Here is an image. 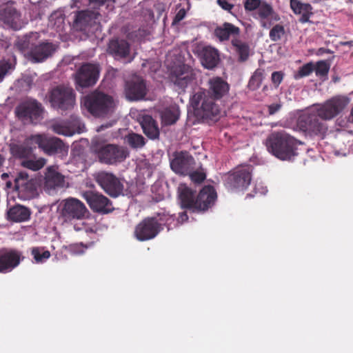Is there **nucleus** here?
Instances as JSON below:
<instances>
[{"mask_svg": "<svg viewBox=\"0 0 353 353\" xmlns=\"http://www.w3.org/2000/svg\"><path fill=\"white\" fill-rule=\"evenodd\" d=\"M290 6L295 14L301 15L299 22L305 23L310 21L313 14L312 7L310 3H302L300 0H290Z\"/></svg>", "mask_w": 353, "mask_h": 353, "instance_id": "c756f323", "label": "nucleus"}, {"mask_svg": "<svg viewBox=\"0 0 353 353\" xmlns=\"http://www.w3.org/2000/svg\"><path fill=\"white\" fill-rule=\"evenodd\" d=\"M94 152L99 162L106 165L123 162L129 154L125 148L110 143L96 146Z\"/></svg>", "mask_w": 353, "mask_h": 353, "instance_id": "423d86ee", "label": "nucleus"}, {"mask_svg": "<svg viewBox=\"0 0 353 353\" xmlns=\"http://www.w3.org/2000/svg\"><path fill=\"white\" fill-rule=\"evenodd\" d=\"M169 219H171V216H170L169 218L166 219V221H168Z\"/></svg>", "mask_w": 353, "mask_h": 353, "instance_id": "e2e57ef3", "label": "nucleus"}, {"mask_svg": "<svg viewBox=\"0 0 353 353\" xmlns=\"http://www.w3.org/2000/svg\"><path fill=\"white\" fill-rule=\"evenodd\" d=\"M89 211L85 204L75 198H68L61 203L60 217L64 222L83 220L88 216Z\"/></svg>", "mask_w": 353, "mask_h": 353, "instance_id": "6e6552de", "label": "nucleus"}, {"mask_svg": "<svg viewBox=\"0 0 353 353\" xmlns=\"http://www.w3.org/2000/svg\"><path fill=\"white\" fill-rule=\"evenodd\" d=\"M324 121L314 110H312L299 118L298 125L301 130L310 135L323 138L327 131V126Z\"/></svg>", "mask_w": 353, "mask_h": 353, "instance_id": "f8f14e48", "label": "nucleus"}, {"mask_svg": "<svg viewBox=\"0 0 353 353\" xmlns=\"http://www.w3.org/2000/svg\"><path fill=\"white\" fill-rule=\"evenodd\" d=\"M252 171L251 165L236 168L227 176L225 185L231 190L246 189L252 181Z\"/></svg>", "mask_w": 353, "mask_h": 353, "instance_id": "4468645a", "label": "nucleus"}, {"mask_svg": "<svg viewBox=\"0 0 353 353\" xmlns=\"http://www.w3.org/2000/svg\"><path fill=\"white\" fill-rule=\"evenodd\" d=\"M198 56L203 66L207 69H213L219 61V54L216 49L205 46L197 50Z\"/></svg>", "mask_w": 353, "mask_h": 353, "instance_id": "393cba45", "label": "nucleus"}, {"mask_svg": "<svg viewBox=\"0 0 353 353\" xmlns=\"http://www.w3.org/2000/svg\"><path fill=\"white\" fill-rule=\"evenodd\" d=\"M84 106L96 117H104L114 111V102L112 97L94 91L85 97Z\"/></svg>", "mask_w": 353, "mask_h": 353, "instance_id": "39448f33", "label": "nucleus"}, {"mask_svg": "<svg viewBox=\"0 0 353 353\" xmlns=\"http://www.w3.org/2000/svg\"><path fill=\"white\" fill-rule=\"evenodd\" d=\"M54 45L50 42H42L32 48L30 56L35 62H41L52 56L55 52Z\"/></svg>", "mask_w": 353, "mask_h": 353, "instance_id": "a878e982", "label": "nucleus"}, {"mask_svg": "<svg viewBox=\"0 0 353 353\" xmlns=\"http://www.w3.org/2000/svg\"><path fill=\"white\" fill-rule=\"evenodd\" d=\"M32 135L27 137L22 144H14L10 150L14 157L19 159H28L32 154L33 150L36 148L37 143L30 141Z\"/></svg>", "mask_w": 353, "mask_h": 353, "instance_id": "cd10ccee", "label": "nucleus"}, {"mask_svg": "<svg viewBox=\"0 0 353 353\" xmlns=\"http://www.w3.org/2000/svg\"><path fill=\"white\" fill-rule=\"evenodd\" d=\"M23 259L24 256L18 250L0 249V273H8L12 271Z\"/></svg>", "mask_w": 353, "mask_h": 353, "instance_id": "a211bd4d", "label": "nucleus"}, {"mask_svg": "<svg viewBox=\"0 0 353 353\" xmlns=\"http://www.w3.org/2000/svg\"><path fill=\"white\" fill-rule=\"evenodd\" d=\"M125 142L132 148H141L145 145V139L139 134L130 132L125 137Z\"/></svg>", "mask_w": 353, "mask_h": 353, "instance_id": "c9c22d12", "label": "nucleus"}, {"mask_svg": "<svg viewBox=\"0 0 353 353\" xmlns=\"http://www.w3.org/2000/svg\"><path fill=\"white\" fill-rule=\"evenodd\" d=\"M261 0H245L244 1V8L246 11H254L259 8Z\"/></svg>", "mask_w": 353, "mask_h": 353, "instance_id": "09e8293b", "label": "nucleus"}, {"mask_svg": "<svg viewBox=\"0 0 353 353\" xmlns=\"http://www.w3.org/2000/svg\"><path fill=\"white\" fill-rule=\"evenodd\" d=\"M12 182H11V181H6V186H7L8 188H11V187H12Z\"/></svg>", "mask_w": 353, "mask_h": 353, "instance_id": "13d9d810", "label": "nucleus"}, {"mask_svg": "<svg viewBox=\"0 0 353 353\" xmlns=\"http://www.w3.org/2000/svg\"><path fill=\"white\" fill-rule=\"evenodd\" d=\"M325 52L326 53H330L331 52V50H329V49H325Z\"/></svg>", "mask_w": 353, "mask_h": 353, "instance_id": "052dcab7", "label": "nucleus"}, {"mask_svg": "<svg viewBox=\"0 0 353 353\" xmlns=\"http://www.w3.org/2000/svg\"><path fill=\"white\" fill-rule=\"evenodd\" d=\"M140 124L143 133L150 139H156L159 137V129L157 121L150 115L141 117Z\"/></svg>", "mask_w": 353, "mask_h": 353, "instance_id": "2f4dec72", "label": "nucleus"}, {"mask_svg": "<svg viewBox=\"0 0 353 353\" xmlns=\"http://www.w3.org/2000/svg\"><path fill=\"white\" fill-rule=\"evenodd\" d=\"M232 45L239 55V60L241 62L247 61L250 56V47L248 44L242 41L239 38H234L232 39Z\"/></svg>", "mask_w": 353, "mask_h": 353, "instance_id": "f704fd0d", "label": "nucleus"}, {"mask_svg": "<svg viewBox=\"0 0 353 353\" xmlns=\"http://www.w3.org/2000/svg\"><path fill=\"white\" fill-rule=\"evenodd\" d=\"M83 198L94 212L105 214L114 210L111 201L101 194L88 191L83 194Z\"/></svg>", "mask_w": 353, "mask_h": 353, "instance_id": "6ab92c4d", "label": "nucleus"}, {"mask_svg": "<svg viewBox=\"0 0 353 353\" xmlns=\"http://www.w3.org/2000/svg\"><path fill=\"white\" fill-rule=\"evenodd\" d=\"M179 199L182 209L192 212H203L212 208L217 198L216 192L212 185H205L195 195V191L186 184L181 183L178 188Z\"/></svg>", "mask_w": 353, "mask_h": 353, "instance_id": "f257e3e1", "label": "nucleus"}, {"mask_svg": "<svg viewBox=\"0 0 353 353\" xmlns=\"http://www.w3.org/2000/svg\"><path fill=\"white\" fill-rule=\"evenodd\" d=\"M32 140L37 143V146L48 155H53L61 153L65 148L63 141L55 137H48L44 134H38L32 135Z\"/></svg>", "mask_w": 353, "mask_h": 353, "instance_id": "f3484780", "label": "nucleus"}, {"mask_svg": "<svg viewBox=\"0 0 353 353\" xmlns=\"http://www.w3.org/2000/svg\"><path fill=\"white\" fill-rule=\"evenodd\" d=\"M99 13L92 10H81L76 13L73 21L74 28L79 31L89 30V28L99 24Z\"/></svg>", "mask_w": 353, "mask_h": 353, "instance_id": "412c9836", "label": "nucleus"}, {"mask_svg": "<svg viewBox=\"0 0 353 353\" xmlns=\"http://www.w3.org/2000/svg\"><path fill=\"white\" fill-rule=\"evenodd\" d=\"M31 254L37 263H43L48 260L51 254L48 250L42 247H34L31 250Z\"/></svg>", "mask_w": 353, "mask_h": 353, "instance_id": "58836bf2", "label": "nucleus"}, {"mask_svg": "<svg viewBox=\"0 0 353 353\" xmlns=\"http://www.w3.org/2000/svg\"><path fill=\"white\" fill-rule=\"evenodd\" d=\"M130 44L128 41L121 39H111L108 45L107 52L115 60H124L130 63L134 57L130 56Z\"/></svg>", "mask_w": 353, "mask_h": 353, "instance_id": "aec40b11", "label": "nucleus"}, {"mask_svg": "<svg viewBox=\"0 0 353 353\" xmlns=\"http://www.w3.org/2000/svg\"><path fill=\"white\" fill-rule=\"evenodd\" d=\"M14 65L15 59H14V63L7 61H0V82L3 79L8 72L14 68Z\"/></svg>", "mask_w": 353, "mask_h": 353, "instance_id": "a18cd8bd", "label": "nucleus"}, {"mask_svg": "<svg viewBox=\"0 0 353 353\" xmlns=\"http://www.w3.org/2000/svg\"><path fill=\"white\" fill-rule=\"evenodd\" d=\"M46 163L44 158H39L38 159H26L22 161L21 165L26 168L33 171H37L42 168Z\"/></svg>", "mask_w": 353, "mask_h": 353, "instance_id": "ea45409f", "label": "nucleus"}, {"mask_svg": "<svg viewBox=\"0 0 353 353\" xmlns=\"http://www.w3.org/2000/svg\"><path fill=\"white\" fill-rule=\"evenodd\" d=\"M267 150L276 158L285 161L296 155V141L283 132L270 134L265 140Z\"/></svg>", "mask_w": 353, "mask_h": 353, "instance_id": "f03ea898", "label": "nucleus"}, {"mask_svg": "<svg viewBox=\"0 0 353 353\" xmlns=\"http://www.w3.org/2000/svg\"><path fill=\"white\" fill-rule=\"evenodd\" d=\"M350 100L347 97L336 96L327 100L313 109L321 120H331L336 117L347 105Z\"/></svg>", "mask_w": 353, "mask_h": 353, "instance_id": "9b49d317", "label": "nucleus"}, {"mask_svg": "<svg viewBox=\"0 0 353 353\" xmlns=\"http://www.w3.org/2000/svg\"><path fill=\"white\" fill-rule=\"evenodd\" d=\"M186 1L187 7L180 8L176 15L174 16L173 21L172 22V26H174L179 23L181 21H182L186 16L187 12L190 8V0H185Z\"/></svg>", "mask_w": 353, "mask_h": 353, "instance_id": "37998d69", "label": "nucleus"}, {"mask_svg": "<svg viewBox=\"0 0 353 353\" xmlns=\"http://www.w3.org/2000/svg\"><path fill=\"white\" fill-rule=\"evenodd\" d=\"M94 178L97 184L111 197L116 198L123 194V185L114 174L101 171L96 173Z\"/></svg>", "mask_w": 353, "mask_h": 353, "instance_id": "ddd939ff", "label": "nucleus"}, {"mask_svg": "<svg viewBox=\"0 0 353 353\" xmlns=\"http://www.w3.org/2000/svg\"><path fill=\"white\" fill-rule=\"evenodd\" d=\"M162 218L155 216L144 218L136 226L134 236L139 241H148L154 239L163 230Z\"/></svg>", "mask_w": 353, "mask_h": 353, "instance_id": "0eeeda50", "label": "nucleus"}, {"mask_svg": "<svg viewBox=\"0 0 353 353\" xmlns=\"http://www.w3.org/2000/svg\"><path fill=\"white\" fill-rule=\"evenodd\" d=\"M281 108V105L279 103H272L268 106V112L270 114H274L278 112Z\"/></svg>", "mask_w": 353, "mask_h": 353, "instance_id": "603ef678", "label": "nucleus"}, {"mask_svg": "<svg viewBox=\"0 0 353 353\" xmlns=\"http://www.w3.org/2000/svg\"><path fill=\"white\" fill-rule=\"evenodd\" d=\"M258 14L262 19L270 18L273 21H279L281 19L280 16L274 12L272 6L265 1H261L258 8Z\"/></svg>", "mask_w": 353, "mask_h": 353, "instance_id": "72a5a7b5", "label": "nucleus"}, {"mask_svg": "<svg viewBox=\"0 0 353 353\" xmlns=\"http://www.w3.org/2000/svg\"><path fill=\"white\" fill-rule=\"evenodd\" d=\"M43 106L36 99H30L19 104L15 108L17 117L24 123L37 124L41 119Z\"/></svg>", "mask_w": 353, "mask_h": 353, "instance_id": "9d476101", "label": "nucleus"}, {"mask_svg": "<svg viewBox=\"0 0 353 353\" xmlns=\"http://www.w3.org/2000/svg\"><path fill=\"white\" fill-rule=\"evenodd\" d=\"M314 70V65L312 63H307L299 68L296 72L294 73V77L295 79H299L305 77L309 76Z\"/></svg>", "mask_w": 353, "mask_h": 353, "instance_id": "a19ab883", "label": "nucleus"}, {"mask_svg": "<svg viewBox=\"0 0 353 353\" xmlns=\"http://www.w3.org/2000/svg\"><path fill=\"white\" fill-rule=\"evenodd\" d=\"M217 99L205 93V91L196 92L191 99V103L196 117L203 120H217L220 114Z\"/></svg>", "mask_w": 353, "mask_h": 353, "instance_id": "20e7f679", "label": "nucleus"}, {"mask_svg": "<svg viewBox=\"0 0 353 353\" xmlns=\"http://www.w3.org/2000/svg\"><path fill=\"white\" fill-rule=\"evenodd\" d=\"M179 108L176 105H170L165 108L161 114L162 123L165 125L175 123L179 119Z\"/></svg>", "mask_w": 353, "mask_h": 353, "instance_id": "473e14b6", "label": "nucleus"}, {"mask_svg": "<svg viewBox=\"0 0 353 353\" xmlns=\"http://www.w3.org/2000/svg\"><path fill=\"white\" fill-rule=\"evenodd\" d=\"M8 177L9 174L8 173H3L1 174V179L4 181H6Z\"/></svg>", "mask_w": 353, "mask_h": 353, "instance_id": "6e6d98bb", "label": "nucleus"}, {"mask_svg": "<svg viewBox=\"0 0 353 353\" xmlns=\"http://www.w3.org/2000/svg\"><path fill=\"white\" fill-rule=\"evenodd\" d=\"M3 161H4V159H3V157L0 154V168L2 166Z\"/></svg>", "mask_w": 353, "mask_h": 353, "instance_id": "4d7b16f0", "label": "nucleus"}, {"mask_svg": "<svg viewBox=\"0 0 353 353\" xmlns=\"http://www.w3.org/2000/svg\"><path fill=\"white\" fill-rule=\"evenodd\" d=\"M284 78V73L282 71L273 72L271 75V81L274 86L277 88Z\"/></svg>", "mask_w": 353, "mask_h": 353, "instance_id": "de8ad7c7", "label": "nucleus"}, {"mask_svg": "<svg viewBox=\"0 0 353 353\" xmlns=\"http://www.w3.org/2000/svg\"><path fill=\"white\" fill-rule=\"evenodd\" d=\"M285 33L284 26L281 24H276L270 30L269 37L272 41L276 42L281 40Z\"/></svg>", "mask_w": 353, "mask_h": 353, "instance_id": "79ce46f5", "label": "nucleus"}, {"mask_svg": "<svg viewBox=\"0 0 353 353\" xmlns=\"http://www.w3.org/2000/svg\"><path fill=\"white\" fill-rule=\"evenodd\" d=\"M28 174L26 172H21L18 174V175L14 178V187L17 189L20 188V186H23L25 182L28 180Z\"/></svg>", "mask_w": 353, "mask_h": 353, "instance_id": "8fccbe9b", "label": "nucleus"}, {"mask_svg": "<svg viewBox=\"0 0 353 353\" xmlns=\"http://www.w3.org/2000/svg\"><path fill=\"white\" fill-rule=\"evenodd\" d=\"M188 219V216L186 212H182L179 214L177 221L180 223H183Z\"/></svg>", "mask_w": 353, "mask_h": 353, "instance_id": "864d4df0", "label": "nucleus"}, {"mask_svg": "<svg viewBox=\"0 0 353 353\" xmlns=\"http://www.w3.org/2000/svg\"><path fill=\"white\" fill-rule=\"evenodd\" d=\"M263 90H267V86H264Z\"/></svg>", "mask_w": 353, "mask_h": 353, "instance_id": "680f3d73", "label": "nucleus"}, {"mask_svg": "<svg viewBox=\"0 0 353 353\" xmlns=\"http://www.w3.org/2000/svg\"><path fill=\"white\" fill-rule=\"evenodd\" d=\"M208 89L203 91H205V93L217 100H220L226 96L230 90V85L228 82L219 77L210 78L208 80Z\"/></svg>", "mask_w": 353, "mask_h": 353, "instance_id": "b1692460", "label": "nucleus"}, {"mask_svg": "<svg viewBox=\"0 0 353 353\" xmlns=\"http://www.w3.org/2000/svg\"><path fill=\"white\" fill-rule=\"evenodd\" d=\"M50 128L54 133L66 137H71L76 133L74 128L67 125L64 122L53 123Z\"/></svg>", "mask_w": 353, "mask_h": 353, "instance_id": "e433bc0d", "label": "nucleus"}, {"mask_svg": "<svg viewBox=\"0 0 353 353\" xmlns=\"http://www.w3.org/2000/svg\"><path fill=\"white\" fill-rule=\"evenodd\" d=\"M169 77L170 81L181 92L194 83L196 80V72L187 64H179L172 68Z\"/></svg>", "mask_w": 353, "mask_h": 353, "instance_id": "1a4fd4ad", "label": "nucleus"}, {"mask_svg": "<svg viewBox=\"0 0 353 353\" xmlns=\"http://www.w3.org/2000/svg\"><path fill=\"white\" fill-rule=\"evenodd\" d=\"M330 70V65L324 61H318L314 71L317 77H325L327 75Z\"/></svg>", "mask_w": 353, "mask_h": 353, "instance_id": "c03bdc74", "label": "nucleus"}, {"mask_svg": "<svg viewBox=\"0 0 353 353\" xmlns=\"http://www.w3.org/2000/svg\"><path fill=\"white\" fill-rule=\"evenodd\" d=\"M319 51L321 52H325V49L322 48L319 49Z\"/></svg>", "mask_w": 353, "mask_h": 353, "instance_id": "bf43d9fd", "label": "nucleus"}, {"mask_svg": "<svg viewBox=\"0 0 353 353\" xmlns=\"http://www.w3.org/2000/svg\"><path fill=\"white\" fill-rule=\"evenodd\" d=\"M188 175L190 176V178L192 181L194 183H201L206 178V175L204 172H199V171H192Z\"/></svg>", "mask_w": 353, "mask_h": 353, "instance_id": "49530a36", "label": "nucleus"}, {"mask_svg": "<svg viewBox=\"0 0 353 353\" xmlns=\"http://www.w3.org/2000/svg\"><path fill=\"white\" fill-rule=\"evenodd\" d=\"M99 68L92 63L82 65L75 74V83L81 88H88L94 85L99 76Z\"/></svg>", "mask_w": 353, "mask_h": 353, "instance_id": "dca6fc26", "label": "nucleus"}, {"mask_svg": "<svg viewBox=\"0 0 353 353\" xmlns=\"http://www.w3.org/2000/svg\"><path fill=\"white\" fill-rule=\"evenodd\" d=\"M0 21L13 30L21 28V14L13 3H7L0 8Z\"/></svg>", "mask_w": 353, "mask_h": 353, "instance_id": "5701e85b", "label": "nucleus"}, {"mask_svg": "<svg viewBox=\"0 0 353 353\" xmlns=\"http://www.w3.org/2000/svg\"><path fill=\"white\" fill-rule=\"evenodd\" d=\"M52 108L62 112L71 111L76 105V92L74 89L63 84L50 89L46 97Z\"/></svg>", "mask_w": 353, "mask_h": 353, "instance_id": "7ed1b4c3", "label": "nucleus"}, {"mask_svg": "<svg viewBox=\"0 0 353 353\" xmlns=\"http://www.w3.org/2000/svg\"><path fill=\"white\" fill-rule=\"evenodd\" d=\"M92 2L98 3L99 4H103L105 3L108 0H90Z\"/></svg>", "mask_w": 353, "mask_h": 353, "instance_id": "5fc2aeb1", "label": "nucleus"}, {"mask_svg": "<svg viewBox=\"0 0 353 353\" xmlns=\"http://www.w3.org/2000/svg\"><path fill=\"white\" fill-rule=\"evenodd\" d=\"M53 166L48 167L45 176V187L50 191L64 187L65 177Z\"/></svg>", "mask_w": 353, "mask_h": 353, "instance_id": "bb28decb", "label": "nucleus"}, {"mask_svg": "<svg viewBox=\"0 0 353 353\" xmlns=\"http://www.w3.org/2000/svg\"><path fill=\"white\" fill-rule=\"evenodd\" d=\"M125 94L127 99L130 101L143 99L147 94L145 81L140 77H134L126 81Z\"/></svg>", "mask_w": 353, "mask_h": 353, "instance_id": "4be33fe9", "label": "nucleus"}, {"mask_svg": "<svg viewBox=\"0 0 353 353\" xmlns=\"http://www.w3.org/2000/svg\"><path fill=\"white\" fill-rule=\"evenodd\" d=\"M30 210L23 205L17 204L9 208L7 212L8 220L21 223L28 221L30 219Z\"/></svg>", "mask_w": 353, "mask_h": 353, "instance_id": "7c9ffc66", "label": "nucleus"}, {"mask_svg": "<svg viewBox=\"0 0 353 353\" xmlns=\"http://www.w3.org/2000/svg\"><path fill=\"white\" fill-rule=\"evenodd\" d=\"M216 3L224 10L232 14V10L234 5L229 3L227 0H216Z\"/></svg>", "mask_w": 353, "mask_h": 353, "instance_id": "3c124183", "label": "nucleus"}, {"mask_svg": "<svg viewBox=\"0 0 353 353\" xmlns=\"http://www.w3.org/2000/svg\"><path fill=\"white\" fill-rule=\"evenodd\" d=\"M241 30L239 27L229 22L223 23L214 30V35L221 41H228L230 37H232V39L237 38Z\"/></svg>", "mask_w": 353, "mask_h": 353, "instance_id": "c85d7f7f", "label": "nucleus"}, {"mask_svg": "<svg viewBox=\"0 0 353 353\" xmlns=\"http://www.w3.org/2000/svg\"><path fill=\"white\" fill-rule=\"evenodd\" d=\"M265 70L262 68H258L252 75L248 82V88L251 90H257L261 85L264 79Z\"/></svg>", "mask_w": 353, "mask_h": 353, "instance_id": "4c0bfd02", "label": "nucleus"}, {"mask_svg": "<svg viewBox=\"0 0 353 353\" xmlns=\"http://www.w3.org/2000/svg\"><path fill=\"white\" fill-rule=\"evenodd\" d=\"M194 159L187 151L174 152L172 159L170 160L172 170L179 175H188L194 170Z\"/></svg>", "mask_w": 353, "mask_h": 353, "instance_id": "2eb2a0df", "label": "nucleus"}]
</instances>
